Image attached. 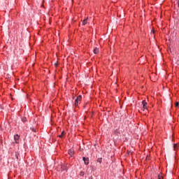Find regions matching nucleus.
<instances>
[{"label":"nucleus","mask_w":179,"mask_h":179,"mask_svg":"<svg viewBox=\"0 0 179 179\" xmlns=\"http://www.w3.org/2000/svg\"><path fill=\"white\" fill-rule=\"evenodd\" d=\"M142 104H143V110H148V106H148V102H146L145 100L142 101Z\"/></svg>","instance_id":"2"},{"label":"nucleus","mask_w":179,"mask_h":179,"mask_svg":"<svg viewBox=\"0 0 179 179\" xmlns=\"http://www.w3.org/2000/svg\"><path fill=\"white\" fill-rule=\"evenodd\" d=\"M69 155H70V157H72V156H73V150H70L69 151Z\"/></svg>","instance_id":"5"},{"label":"nucleus","mask_w":179,"mask_h":179,"mask_svg":"<svg viewBox=\"0 0 179 179\" xmlns=\"http://www.w3.org/2000/svg\"><path fill=\"white\" fill-rule=\"evenodd\" d=\"M14 140L15 141V143H19V135L14 136Z\"/></svg>","instance_id":"4"},{"label":"nucleus","mask_w":179,"mask_h":179,"mask_svg":"<svg viewBox=\"0 0 179 179\" xmlns=\"http://www.w3.org/2000/svg\"><path fill=\"white\" fill-rule=\"evenodd\" d=\"M178 106H179L178 102H176V104H175V106H176V107H178Z\"/></svg>","instance_id":"12"},{"label":"nucleus","mask_w":179,"mask_h":179,"mask_svg":"<svg viewBox=\"0 0 179 179\" xmlns=\"http://www.w3.org/2000/svg\"><path fill=\"white\" fill-rule=\"evenodd\" d=\"M85 24H87V19H85L83 21V25L85 26Z\"/></svg>","instance_id":"6"},{"label":"nucleus","mask_w":179,"mask_h":179,"mask_svg":"<svg viewBox=\"0 0 179 179\" xmlns=\"http://www.w3.org/2000/svg\"><path fill=\"white\" fill-rule=\"evenodd\" d=\"M97 162H98L99 163H101V159H97Z\"/></svg>","instance_id":"14"},{"label":"nucleus","mask_w":179,"mask_h":179,"mask_svg":"<svg viewBox=\"0 0 179 179\" xmlns=\"http://www.w3.org/2000/svg\"><path fill=\"white\" fill-rule=\"evenodd\" d=\"M158 179H163V175L162 174H159L158 175Z\"/></svg>","instance_id":"10"},{"label":"nucleus","mask_w":179,"mask_h":179,"mask_svg":"<svg viewBox=\"0 0 179 179\" xmlns=\"http://www.w3.org/2000/svg\"><path fill=\"white\" fill-rule=\"evenodd\" d=\"M89 179H93V176H90Z\"/></svg>","instance_id":"15"},{"label":"nucleus","mask_w":179,"mask_h":179,"mask_svg":"<svg viewBox=\"0 0 179 179\" xmlns=\"http://www.w3.org/2000/svg\"><path fill=\"white\" fill-rule=\"evenodd\" d=\"M173 148L175 149V150H176V149H177V145H176V144H174V145H173Z\"/></svg>","instance_id":"13"},{"label":"nucleus","mask_w":179,"mask_h":179,"mask_svg":"<svg viewBox=\"0 0 179 179\" xmlns=\"http://www.w3.org/2000/svg\"><path fill=\"white\" fill-rule=\"evenodd\" d=\"M63 170H64V169H63ZM65 170H66V168H65Z\"/></svg>","instance_id":"16"},{"label":"nucleus","mask_w":179,"mask_h":179,"mask_svg":"<svg viewBox=\"0 0 179 179\" xmlns=\"http://www.w3.org/2000/svg\"><path fill=\"white\" fill-rule=\"evenodd\" d=\"M30 129L32 130L33 132H37V130L33 127H31Z\"/></svg>","instance_id":"9"},{"label":"nucleus","mask_w":179,"mask_h":179,"mask_svg":"<svg viewBox=\"0 0 179 179\" xmlns=\"http://www.w3.org/2000/svg\"><path fill=\"white\" fill-rule=\"evenodd\" d=\"M80 101H82V96L79 95L77 96V98L75 99L74 101V106L75 107H78L79 104H80Z\"/></svg>","instance_id":"1"},{"label":"nucleus","mask_w":179,"mask_h":179,"mask_svg":"<svg viewBox=\"0 0 179 179\" xmlns=\"http://www.w3.org/2000/svg\"><path fill=\"white\" fill-rule=\"evenodd\" d=\"M83 160L85 164V166H87V164H89V158L88 157H83Z\"/></svg>","instance_id":"3"},{"label":"nucleus","mask_w":179,"mask_h":179,"mask_svg":"<svg viewBox=\"0 0 179 179\" xmlns=\"http://www.w3.org/2000/svg\"><path fill=\"white\" fill-rule=\"evenodd\" d=\"M80 176H81V177H83V176H85V172H80Z\"/></svg>","instance_id":"11"},{"label":"nucleus","mask_w":179,"mask_h":179,"mask_svg":"<svg viewBox=\"0 0 179 179\" xmlns=\"http://www.w3.org/2000/svg\"><path fill=\"white\" fill-rule=\"evenodd\" d=\"M64 135H65V131H62L61 135H59V138H63Z\"/></svg>","instance_id":"8"},{"label":"nucleus","mask_w":179,"mask_h":179,"mask_svg":"<svg viewBox=\"0 0 179 179\" xmlns=\"http://www.w3.org/2000/svg\"><path fill=\"white\" fill-rule=\"evenodd\" d=\"M94 53L97 54L99 52V48H95L93 50Z\"/></svg>","instance_id":"7"},{"label":"nucleus","mask_w":179,"mask_h":179,"mask_svg":"<svg viewBox=\"0 0 179 179\" xmlns=\"http://www.w3.org/2000/svg\"><path fill=\"white\" fill-rule=\"evenodd\" d=\"M55 66H57V64H55Z\"/></svg>","instance_id":"17"}]
</instances>
